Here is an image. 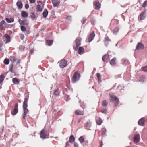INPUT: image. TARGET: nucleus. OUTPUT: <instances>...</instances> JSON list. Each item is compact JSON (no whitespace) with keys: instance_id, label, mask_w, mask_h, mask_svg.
I'll return each mask as SVG.
<instances>
[{"instance_id":"obj_1","label":"nucleus","mask_w":147,"mask_h":147,"mask_svg":"<svg viewBox=\"0 0 147 147\" xmlns=\"http://www.w3.org/2000/svg\"><path fill=\"white\" fill-rule=\"evenodd\" d=\"M28 100V99L27 98H25L23 105V118L24 119H25L26 117L27 116V115L29 113V111L27 109Z\"/></svg>"},{"instance_id":"obj_2","label":"nucleus","mask_w":147,"mask_h":147,"mask_svg":"<svg viewBox=\"0 0 147 147\" xmlns=\"http://www.w3.org/2000/svg\"><path fill=\"white\" fill-rule=\"evenodd\" d=\"M80 77V75L79 73L76 72H75L72 78L73 82L75 83L78 81Z\"/></svg>"},{"instance_id":"obj_3","label":"nucleus","mask_w":147,"mask_h":147,"mask_svg":"<svg viewBox=\"0 0 147 147\" xmlns=\"http://www.w3.org/2000/svg\"><path fill=\"white\" fill-rule=\"evenodd\" d=\"M40 138L42 139H45L48 138V134L44 129H42L40 133Z\"/></svg>"},{"instance_id":"obj_4","label":"nucleus","mask_w":147,"mask_h":147,"mask_svg":"<svg viewBox=\"0 0 147 147\" xmlns=\"http://www.w3.org/2000/svg\"><path fill=\"white\" fill-rule=\"evenodd\" d=\"M95 36L94 31L91 33L88 36L87 40L89 42H91L94 39Z\"/></svg>"},{"instance_id":"obj_5","label":"nucleus","mask_w":147,"mask_h":147,"mask_svg":"<svg viewBox=\"0 0 147 147\" xmlns=\"http://www.w3.org/2000/svg\"><path fill=\"white\" fill-rule=\"evenodd\" d=\"M18 103H16L15 104L14 109L12 111H11V115H15L18 113Z\"/></svg>"},{"instance_id":"obj_6","label":"nucleus","mask_w":147,"mask_h":147,"mask_svg":"<svg viewBox=\"0 0 147 147\" xmlns=\"http://www.w3.org/2000/svg\"><path fill=\"white\" fill-rule=\"evenodd\" d=\"M67 62L65 59L62 60L59 63V66L62 68L65 67L67 65Z\"/></svg>"},{"instance_id":"obj_7","label":"nucleus","mask_w":147,"mask_h":147,"mask_svg":"<svg viewBox=\"0 0 147 147\" xmlns=\"http://www.w3.org/2000/svg\"><path fill=\"white\" fill-rule=\"evenodd\" d=\"M111 98L110 100L111 101H115L117 104H119V101L118 98L115 96L113 95H111L110 96Z\"/></svg>"},{"instance_id":"obj_8","label":"nucleus","mask_w":147,"mask_h":147,"mask_svg":"<svg viewBox=\"0 0 147 147\" xmlns=\"http://www.w3.org/2000/svg\"><path fill=\"white\" fill-rule=\"evenodd\" d=\"M4 40L6 41V43H8L10 41V37L7 34H5L4 35L3 37Z\"/></svg>"},{"instance_id":"obj_9","label":"nucleus","mask_w":147,"mask_h":147,"mask_svg":"<svg viewBox=\"0 0 147 147\" xmlns=\"http://www.w3.org/2000/svg\"><path fill=\"white\" fill-rule=\"evenodd\" d=\"M94 5L95 6V8L96 10L99 9L101 7V4L98 1H95Z\"/></svg>"},{"instance_id":"obj_10","label":"nucleus","mask_w":147,"mask_h":147,"mask_svg":"<svg viewBox=\"0 0 147 147\" xmlns=\"http://www.w3.org/2000/svg\"><path fill=\"white\" fill-rule=\"evenodd\" d=\"M144 44L141 42H139L136 47L137 50H141L144 49Z\"/></svg>"},{"instance_id":"obj_11","label":"nucleus","mask_w":147,"mask_h":147,"mask_svg":"<svg viewBox=\"0 0 147 147\" xmlns=\"http://www.w3.org/2000/svg\"><path fill=\"white\" fill-rule=\"evenodd\" d=\"M76 46L74 48V49L75 50H77L78 47L80 46L81 44L80 41L79 39H76L75 40Z\"/></svg>"},{"instance_id":"obj_12","label":"nucleus","mask_w":147,"mask_h":147,"mask_svg":"<svg viewBox=\"0 0 147 147\" xmlns=\"http://www.w3.org/2000/svg\"><path fill=\"white\" fill-rule=\"evenodd\" d=\"M140 136L139 134H137L135 135L134 140V142L136 143H138L140 140Z\"/></svg>"},{"instance_id":"obj_13","label":"nucleus","mask_w":147,"mask_h":147,"mask_svg":"<svg viewBox=\"0 0 147 147\" xmlns=\"http://www.w3.org/2000/svg\"><path fill=\"white\" fill-rule=\"evenodd\" d=\"M145 120L143 118L140 119L138 121V123L139 125L141 126H144V125Z\"/></svg>"},{"instance_id":"obj_14","label":"nucleus","mask_w":147,"mask_h":147,"mask_svg":"<svg viewBox=\"0 0 147 147\" xmlns=\"http://www.w3.org/2000/svg\"><path fill=\"white\" fill-rule=\"evenodd\" d=\"M102 60L104 62H108L109 60V55H104L102 57Z\"/></svg>"},{"instance_id":"obj_15","label":"nucleus","mask_w":147,"mask_h":147,"mask_svg":"<svg viewBox=\"0 0 147 147\" xmlns=\"http://www.w3.org/2000/svg\"><path fill=\"white\" fill-rule=\"evenodd\" d=\"M19 22L20 25H28V23L27 22L26 20H19Z\"/></svg>"},{"instance_id":"obj_16","label":"nucleus","mask_w":147,"mask_h":147,"mask_svg":"<svg viewBox=\"0 0 147 147\" xmlns=\"http://www.w3.org/2000/svg\"><path fill=\"white\" fill-rule=\"evenodd\" d=\"M146 12L144 11L141 13L140 15V19L141 20H144L145 18V14Z\"/></svg>"},{"instance_id":"obj_17","label":"nucleus","mask_w":147,"mask_h":147,"mask_svg":"<svg viewBox=\"0 0 147 147\" xmlns=\"http://www.w3.org/2000/svg\"><path fill=\"white\" fill-rule=\"evenodd\" d=\"M122 63L125 65H126L129 63V61L126 59H123L121 60Z\"/></svg>"},{"instance_id":"obj_18","label":"nucleus","mask_w":147,"mask_h":147,"mask_svg":"<svg viewBox=\"0 0 147 147\" xmlns=\"http://www.w3.org/2000/svg\"><path fill=\"white\" fill-rule=\"evenodd\" d=\"M116 58L115 57H114L112 59L111 61H110V64L112 66L115 65L116 63Z\"/></svg>"},{"instance_id":"obj_19","label":"nucleus","mask_w":147,"mask_h":147,"mask_svg":"<svg viewBox=\"0 0 147 147\" xmlns=\"http://www.w3.org/2000/svg\"><path fill=\"white\" fill-rule=\"evenodd\" d=\"M36 9L38 12H41L43 8L40 5L38 4L36 5Z\"/></svg>"},{"instance_id":"obj_20","label":"nucleus","mask_w":147,"mask_h":147,"mask_svg":"<svg viewBox=\"0 0 147 147\" xmlns=\"http://www.w3.org/2000/svg\"><path fill=\"white\" fill-rule=\"evenodd\" d=\"M52 2L53 6L54 7H57L60 4V2L59 1H56L55 0L52 1Z\"/></svg>"},{"instance_id":"obj_21","label":"nucleus","mask_w":147,"mask_h":147,"mask_svg":"<svg viewBox=\"0 0 147 147\" xmlns=\"http://www.w3.org/2000/svg\"><path fill=\"white\" fill-rule=\"evenodd\" d=\"M12 82L15 84H19V80L16 78H13Z\"/></svg>"},{"instance_id":"obj_22","label":"nucleus","mask_w":147,"mask_h":147,"mask_svg":"<svg viewBox=\"0 0 147 147\" xmlns=\"http://www.w3.org/2000/svg\"><path fill=\"white\" fill-rule=\"evenodd\" d=\"M96 121L97 124L99 125H101L102 122L101 118L100 117H98L97 119H96Z\"/></svg>"},{"instance_id":"obj_23","label":"nucleus","mask_w":147,"mask_h":147,"mask_svg":"<svg viewBox=\"0 0 147 147\" xmlns=\"http://www.w3.org/2000/svg\"><path fill=\"white\" fill-rule=\"evenodd\" d=\"M5 20L8 23H11L14 22V20L12 18H6Z\"/></svg>"},{"instance_id":"obj_24","label":"nucleus","mask_w":147,"mask_h":147,"mask_svg":"<svg viewBox=\"0 0 147 147\" xmlns=\"http://www.w3.org/2000/svg\"><path fill=\"white\" fill-rule=\"evenodd\" d=\"M84 48L82 47H80L78 49V53L79 54H82L84 53Z\"/></svg>"},{"instance_id":"obj_25","label":"nucleus","mask_w":147,"mask_h":147,"mask_svg":"<svg viewBox=\"0 0 147 147\" xmlns=\"http://www.w3.org/2000/svg\"><path fill=\"white\" fill-rule=\"evenodd\" d=\"M92 123L90 121L87 122L84 124V125L86 127H90L91 126Z\"/></svg>"},{"instance_id":"obj_26","label":"nucleus","mask_w":147,"mask_h":147,"mask_svg":"<svg viewBox=\"0 0 147 147\" xmlns=\"http://www.w3.org/2000/svg\"><path fill=\"white\" fill-rule=\"evenodd\" d=\"M16 5L20 9H21L23 5L22 3L20 1H18L16 3Z\"/></svg>"},{"instance_id":"obj_27","label":"nucleus","mask_w":147,"mask_h":147,"mask_svg":"<svg viewBox=\"0 0 147 147\" xmlns=\"http://www.w3.org/2000/svg\"><path fill=\"white\" fill-rule=\"evenodd\" d=\"M84 114L83 111L80 110H77L75 111V114L77 115H83Z\"/></svg>"},{"instance_id":"obj_28","label":"nucleus","mask_w":147,"mask_h":147,"mask_svg":"<svg viewBox=\"0 0 147 147\" xmlns=\"http://www.w3.org/2000/svg\"><path fill=\"white\" fill-rule=\"evenodd\" d=\"M53 41L52 40H47L46 41V44L47 45L50 46L52 45Z\"/></svg>"},{"instance_id":"obj_29","label":"nucleus","mask_w":147,"mask_h":147,"mask_svg":"<svg viewBox=\"0 0 147 147\" xmlns=\"http://www.w3.org/2000/svg\"><path fill=\"white\" fill-rule=\"evenodd\" d=\"M75 140V138L74 136L73 135L71 136H70L69 139V141L70 143H72L74 142Z\"/></svg>"},{"instance_id":"obj_30","label":"nucleus","mask_w":147,"mask_h":147,"mask_svg":"<svg viewBox=\"0 0 147 147\" xmlns=\"http://www.w3.org/2000/svg\"><path fill=\"white\" fill-rule=\"evenodd\" d=\"M53 94L55 96H58L59 95V92L58 88H57L54 90Z\"/></svg>"},{"instance_id":"obj_31","label":"nucleus","mask_w":147,"mask_h":147,"mask_svg":"<svg viewBox=\"0 0 147 147\" xmlns=\"http://www.w3.org/2000/svg\"><path fill=\"white\" fill-rule=\"evenodd\" d=\"M48 14V12L47 9H45L43 13V16L45 18H46Z\"/></svg>"},{"instance_id":"obj_32","label":"nucleus","mask_w":147,"mask_h":147,"mask_svg":"<svg viewBox=\"0 0 147 147\" xmlns=\"http://www.w3.org/2000/svg\"><path fill=\"white\" fill-rule=\"evenodd\" d=\"M21 16L24 18L27 17L28 16V13L26 12L23 11L21 13Z\"/></svg>"},{"instance_id":"obj_33","label":"nucleus","mask_w":147,"mask_h":147,"mask_svg":"<svg viewBox=\"0 0 147 147\" xmlns=\"http://www.w3.org/2000/svg\"><path fill=\"white\" fill-rule=\"evenodd\" d=\"M110 40L109 38L107 36L105 38L104 42L105 45L106 46L108 45L109 42H110Z\"/></svg>"},{"instance_id":"obj_34","label":"nucleus","mask_w":147,"mask_h":147,"mask_svg":"<svg viewBox=\"0 0 147 147\" xmlns=\"http://www.w3.org/2000/svg\"><path fill=\"white\" fill-rule=\"evenodd\" d=\"M145 78L144 76H141L139 78V81L141 82H144L145 81Z\"/></svg>"},{"instance_id":"obj_35","label":"nucleus","mask_w":147,"mask_h":147,"mask_svg":"<svg viewBox=\"0 0 147 147\" xmlns=\"http://www.w3.org/2000/svg\"><path fill=\"white\" fill-rule=\"evenodd\" d=\"M102 135L103 136H106V129L105 127L103 128L102 129Z\"/></svg>"},{"instance_id":"obj_36","label":"nucleus","mask_w":147,"mask_h":147,"mask_svg":"<svg viewBox=\"0 0 147 147\" xmlns=\"http://www.w3.org/2000/svg\"><path fill=\"white\" fill-rule=\"evenodd\" d=\"M30 16L32 20H34L36 18V15L33 13L31 12L30 13Z\"/></svg>"},{"instance_id":"obj_37","label":"nucleus","mask_w":147,"mask_h":147,"mask_svg":"<svg viewBox=\"0 0 147 147\" xmlns=\"http://www.w3.org/2000/svg\"><path fill=\"white\" fill-rule=\"evenodd\" d=\"M78 140L81 144H82L85 140L84 139L83 136H81L79 138Z\"/></svg>"},{"instance_id":"obj_38","label":"nucleus","mask_w":147,"mask_h":147,"mask_svg":"<svg viewBox=\"0 0 147 147\" xmlns=\"http://www.w3.org/2000/svg\"><path fill=\"white\" fill-rule=\"evenodd\" d=\"M119 29L118 27H116L113 30V33L114 34H116Z\"/></svg>"},{"instance_id":"obj_39","label":"nucleus","mask_w":147,"mask_h":147,"mask_svg":"<svg viewBox=\"0 0 147 147\" xmlns=\"http://www.w3.org/2000/svg\"><path fill=\"white\" fill-rule=\"evenodd\" d=\"M5 22L4 20L1 21L0 22V30H2L3 27V25L5 23Z\"/></svg>"},{"instance_id":"obj_40","label":"nucleus","mask_w":147,"mask_h":147,"mask_svg":"<svg viewBox=\"0 0 147 147\" xmlns=\"http://www.w3.org/2000/svg\"><path fill=\"white\" fill-rule=\"evenodd\" d=\"M108 104V102L105 100H104L102 102V105L103 106H106Z\"/></svg>"},{"instance_id":"obj_41","label":"nucleus","mask_w":147,"mask_h":147,"mask_svg":"<svg viewBox=\"0 0 147 147\" xmlns=\"http://www.w3.org/2000/svg\"><path fill=\"white\" fill-rule=\"evenodd\" d=\"M141 70L147 73V66L142 68Z\"/></svg>"},{"instance_id":"obj_42","label":"nucleus","mask_w":147,"mask_h":147,"mask_svg":"<svg viewBox=\"0 0 147 147\" xmlns=\"http://www.w3.org/2000/svg\"><path fill=\"white\" fill-rule=\"evenodd\" d=\"M9 60L8 59H5L4 60V63L5 65H8L9 63Z\"/></svg>"},{"instance_id":"obj_43","label":"nucleus","mask_w":147,"mask_h":147,"mask_svg":"<svg viewBox=\"0 0 147 147\" xmlns=\"http://www.w3.org/2000/svg\"><path fill=\"white\" fill-rule=\"evenodd\" d=\"M25 48L24 46L22 45H20L19 46V49L21 51H23Z\"/></svg>"},{"instance_id":"obj_44","label":"nucleus","mask_w":147,"mask_h":147,"mask_svg":"<svg viewBox=\"0 0 147 147\" xmlns=\"http://www.w3.org/2000/svg\"><path fill=\"white\" fill-rule=\"evenodd\" d=\"M10 60L12 62H14L16 61V59L15 57H11Z\"/></svg>"},{"instance_id":"obj_45","label":"nucleus","mask_w":147,"mask_h":147,"mask_svg":"<svg viewBox=\"0 0 147 147\" xmlns=\"http://www.w3.org/2000/svg\"><path fill=\"white\" fill-rule=\"evenodd\" d=\"M147 5V1H145L144 2V3H143V5H142V7H143L145 8V7Z\"/></svg>"},{"instance_id":"obj_46","label":"nucleus","mask_w":147,"mask_h":147,"mask_svg":"<svg viewBox=\"0 0 147 147\" xmlns=\"http://www.w3.org/2000/svg\"><path fill=\"white\" fill-rule=\"evenodd\" d=\"M5 76L3 74H1L0 76V80L3 81Z\"/></svg>"},{"instance_id":"obj_47","label":"nucleus","mask_w":147,"mask_h":147,"mask_svg":"<svg viewBox=\"0 0 147 147\" xmlns=\"http://www.w3.org/2000/svg\"><path fill=\"white\" fill-rule=\"evenodd\" d=\"M13 64H11L9 66V71L12 72L13 68Z\"/></svg>"},{"instance_id":"obj_48","label":"nucleus","mask_w":147,"mask_h":147,"mask_svg":"<svg viewBox=\"0 0 147 147\" xmlns=\"http://www.w3.org/2000/svg\"><path fill=\"white\" fill-rule=\"evenodd\" d=\"M21 30L22 31H24L26 30V28L25 27L23 26H22L21 27Z\"/></svg>"},{"instance_id":"obj_49","label":"nucleus","mask_w":147,"mask_h":147,"mask_svg":"<svg viewBox=\"0 0 147 147\" xmlns=\"http://www.w3.org/2000/svg\"><path fill=\"white\" fill-rule=\"evenodd\" d=\"M81 107L83 109L86 107V105L84 103H82L81 105Z\"/></svg>"},{"instance_id":"obj_50","label":"nucleus","mask_w":147,"mask_h":147,"mask_svg":"<svg viewBox=\"0 0 147 147\" xmlns=\"http://www.w3.org/2000/svg\"><path fill=\"white\" fill-rule=\"evenodd\" d=\"M88 141L87 140H85L84 141V142H83V145H87L88 143Z\"/></svg>"},{"instance_id":"obj_51","label":"nucleus","mask_w":147,"mask_h":147,"mask_svg":"<svg viewBox=\"0 0 147 147\" xmlns=\"http://www.w3.org/2000/svg\"><path fill=\"white\" fill-rule=\"evenodd\" d=\"M101 112L103 113L106 114L107 113V110L106 109L102 110Z\"/></svg>"},{"instance_id":"obj_52","label":"nucleus","mask_w":147,"mask_h":147,"mask_svg":"<svg viewBox=\"0 0 147 147\" xmlns=\"http://www.w3.org/2000/svg\"><path fill=\"white\" fill-rule=\"evenodd\" d=\"M86 19L85 18H83L82 20L81 21V22L82 24H84L86 22Z\"/></svg>"},{"instance_id":"obj_53","label":"nucleus","mask_w":147,"mask_h":147,"mask_svg":"<svg viewBox=\"0 0 147 147\" xmlns=\"http://www.w3.org/2000/svg\"><path fill=\"white\" fill-rule=\"evenodd\" d=\"M74 144V147H79L78 144L77 143L75 142Z\"/></svg>"},{"instance_id":"obj_54","label":"nucleus","mask_w":147,"mask_h":147,"mask_svg":"<svg viewBox=\"0 0 147 147\" xmlns=\"http://www.w3.org/2000/svg\"><path fill=\"white\" fill-rule=\"evenodd\" d=\"M118 88L119 89V90H121L122 89L123 87L121 85H119L118 86Z\"/></svg>"},{"instance_id":"obj_55","label":"nucleus","mask_w":147,"mask_h":147,"mask_svg":"<svg viewBox=\"0 0 147 147\" xmlns=\"http://www.w3.org/2000/svg\"><path fill=\"white\" fill-rule=\"evenodd\" d=\"M97 76L98 79L101 78V76L99 73L97 74Z\"/></svg>"},{"instance_id":"obj_56","label":"nucleus","mask_w":147,"mask_h":147,"mask_svg":"<svg viewBox=\"0 0 147 147\" xmlns=\"http://www.w3.org/2000/svg\"><path fill=\"white\" fill-rule=\"evenodd\" d=\"M25 7L26 9H27L29 7V5L28 4H26L25 5Z\"/></svg>"},{"instance_id":"obj_57","label":"nucleus","mask_w":147,"mask_h":147,"mask_svg":"<svg viewBox=\"0 0 147 147\" xmlns=\"http://www.w3.org/2000/svg\"><path fill=\"white\" fill-rule=\"evenodd\" d=\"M24 38V36L23 34L20 35V38L22 40H23Z\"/></svg>"},{"instance_id":"obj_58","label":"nucleus","mask_w":147,"mask_h":147,"mask_svg":"<svg viewBox=\"0 0 147 147\" xmlns=\"http://www.w3.org/2000/svg\"><path fill=\"white\" fill-rule=\"evenodd\" d=\"M36 0H29L30 3H34L35 2Z\"/></svg>"},{"instance_id":"obj_59","label":"nucleus","mask_w":147,"mask_h":147,"mask_svg":"<svg viewBox=\"0 0 147 147\" xmlns=\"http://www.w3.org/2000/svg\"><path fill=\"white\" fill-rule=\"evenodd\" d=\"M100 145L99 147H102V145H103V142H102V141H101V142H100Z\"/></svg>"},{"instance_id":"obj_60","label":"nucleus","mask_w":147,"mask_h":147,"mask_svg":"<svg viewBox=\"0 0 147 147\" xmlns=\"http://www.w3.org/2000/svg\"><path fill=\"white\" fill-rule=\"evenodd\" d=\"M30 32L29 30L27 31L26 32V33H25V34L26 35V34L28 35L30 33Z\"/></svg>"},{"instance_id":"obj_61","label":"nucleus","mask_w":147,"mask_h":147,"mask_svg":"<svg viewBox=\"0 0 147 147\" xmlns=\"http://www.w3.org/2000/svg\"><path fill=\"white\" fill-rule=\"evenodd\" d=\"M66 146H69V142H67L66 143Z\"/></svg>"},{"instance_id":"obj_62","label":"nucleus","mask_w":147,"mask_h":147,"mask_svg":"<svg viewBox=\"0 0 147 147\" xmlns=\"http://www.w3.org/2000/svg\"><path fill=\"white\" fill-rule=\"evenodd\" d=\"M98 81L99 83H100V82H101V78H100L99 79H98Z\"/></svg>"},{"instance_id":"obj_63","label":"nucleus","mask_w":147,"mask_h":147,"mask_svg":"<svg viewBox=\"0 0 147 147\" xmlns=\"http://www.w3.org/2000/svg\"><path fill=\"white\" fill-rule=\"evenodd\" d=\"M34 51V49H31L30 50V52H31V53H33Z\"/></svg>"},{"instance_id":"obj_64","label":"nucleus","mask_w":147,"mask_h":147,"mask_svg":"<svg viewBox=\"0 0 147 147\" xmlns=\"http://www.w3.org/2000/svg\"><path fill=\"white\" fill-rule=\"evenodd\" d=\"M71 18V16H69L68 17H67L66 18L68 20H69L70 19V18Z\"/></svg>"}]
</instances>
